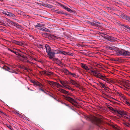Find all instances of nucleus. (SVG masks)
<instances>
[{"mask_svg":"<svg viewBox=\"0 0 130 130\" xmlns=\"http://www.w3.org/2000/svg\"><path fill=\"white\" fill-rule=\"evenodd\" d=\"M63 96L65 98V99L69 102H70L71 103L73 104V103H77V102L74 99H72V98L68 96H65L64 95H63Z\"/></svg>","mask_w":130,"mask_h":130,"instance_id":"obj_8","label":"nucleus"},{"mask_svg":"<svg viewBox=\"0 0 130 130\" xmlns=\"http://www.w3.org/2000/svg\"><path fill=\"white\" fill-rule=\"evenodd\" d=\"M1 11H2V12L3 14H6V11H4V10H1Z\"/></svg>","mask_w":130,"mask_h":130,"instance_id":"obj_48","label":"nucleus"},{"mask_svg":"<svg viewBox=\"0 0 130 130\" xmlns=\"http://www.w3.org/2000/svg\"><path fill=\"white\" fill-rule=\"evenodd\" d=\"M70 82L72 85H75L77 82L74 80L70 79Z\"/></svg>","mask_w":130,"mask_h":130,"instance_id":"obj_25","label":"nucleus"},{"mask_svg":"<svg viewBox=\"0 0 130 130\" xmlns=\"http://www.w3.org/2000/svg\"><path fill=\"white\" fill-rule=\"evenodd\" d=\"M46 51L47 53L49 58L52 59L55 57L56 54L61 53L66 55H72V54H69V53H67L65 51H59L54 50H51L50 47L48 45H46Z\"/></svg>","mask_w":130,"mask_h":130,"instance_id":"obj_1","label":"nucleus"},{"mask_svg":"<svg viewBox=\"0 0 130 130\" xmlns=\"http://www.w3.org/2000/svg\"><path fill=\"white\" fill-rule=\"evenodd\" d=\"M9 16L11 17H15V16L14 14L10 12Z\"/></svg>","mask_w":130,"mask_h":130,"instance_id":"obj_33","label":"nucleus"},{"mask_svg":"<svg viewBox=\"0 0 130 130\" xmlns=\"http://www.w3.org/2000/svg\"><path fill=\"white\" fill-rule=\"evenodd\" d=\"M97 78H100L108 83H115V81L114 80L107 78L106 76L104 75H102L100 73L99 74Z\"/></svg>","mask_w":130,"mask_h":130,"instance_id":"obj_3","label":"nucleus"},{"mask_svg":"<svg viewBox=\"0 0 130 130\" xmlns=\"http://www.w3.org/2000/svg\"><path fill=\"white\" fill-rule=\"evenodd\" d=\"M27 58L28 59V60L29 61V60H36V59L34 58H33L29 55H28L27 56Z\"/></svg>","mask_w":130,"mask_h":130,"instance_id":"obj_21","label":"nucleus"},{"mask_svg":"<svg viewBox=\"0 0 130 130\" xmlns=\"http://www.w3.org/2000/svg\"><path fill=\"white\" fill-rule=\"evenodd\" d=\"M126 118L127 119H128L129 120V121H130V116H129L127 115V114L126 115Z\"/></svg>","mask_w":130,"mask_h":130,"instance_id":"obj_43","label":"nucleus"},{"mask_svg":"<svg viewBox=\"0 0 130 130\" xmlns=\"http://www.w3.org/2000/svg\"><path fill=\"white\" fill-rule=\"evenodd\" d=\"M20 12L21 13L20 14H22V15H24V13L22 11H20Z\"/></svg>","mask_w":130,"mask_h":130,"instance_id":"obj_52","label":"nucleus"},{"mask_svg":"<svg viewBox=\"0 0 130 130\" xmlns=\"http://www.w3.org/2000/svg\"><path fill=\"white\" fill-rule=\"evenodd\" d=\"M30 37H31L32 38H33V36L32 35L30 36Z\"/></svg>","mask_w":130,"mask_h":130,"instance_id":"obj_57","label":"nucleus"},{"mask_svg":"<svg viewBox=\"0 0 130 130\" xmlns=\"http://www.w3.org/2000/svg\"><path fill=\"white\" fill-rule=\"evenodd\" d=\"M126 18V20L130 22V17H127Z\"/></svg>","mask_w":130,"mask_h":130,"instance_id":"obj_44","label":"nucleus"},{"mask_svg":"<svg viewBox=\"0 0 130 130\" xmlns=\"http://www.w3.org/2000/svg\"><path fill=\"white\" fill-rule=\"evenodd\" d=\"M108 108H109V109L110 110H112L114 112H115L116 113V111H117V110H115V109H114L112 107H108Z\"/></svg>","mask_w":130,"mask_h":130,"instance_id":"obj_30","label":"nucleus"},{"mask_svg":"<svg viewBox=\"0 0 130 130\" xmlns=\"http://www.w3.org/2000/svg\"><path fill=\"white\" fill-rule=\"evenodd\" d=\"M121 25L124 26V27H125L126 28L129 29L130 31V27L127 25H125L123 24Z\"/></svg>","mask_w":130,"mask_h":130,"instance_id":"obj_31","label":"nucleus"},{"mask_svg":"<svg viewBox=\"0 0 130 130\" xmlns=\"http://www.w3.org/2000/svg\"><path fill=\"white\" fill-rule=\"evenodd\" d=\"M49 95L51 96V97H53L51 95Z\"/></svg>","mask_w":130,"mask_h":130,"instance_id":"obj_61","label":"nucleus"},{"mask_svg":"<svg viewBox=\"0 0 130 130\" xmlns=\"http://www.w3.org/2000/svg\"><path fill=\"white\" fill-rule=\"evenodd\" d=\"M3 23V21L2 20H0V23Z\"/></svg>","mask_w":130,"mask_h":130,"instance_id":"obj_55","label":"nucleus"},{"mask_svg":"<svg viewBox=\"0 0 130 130\" xmlns=\"http://www.w3.org/2000/svg\"><path fill=\"white\" fill-rule=\"evenodd\" d=\"M8 21L13 25L15 27L18 29H21L22 27L20 25H19L18 23L14 22H13L9 20H8Z\"/></svg>","mask_w":130,"mask_h":130,"instance_id":"obj_10","label":"nucleus"},{"mask_svg":"<svg viewBox=\"0 0 130 130\" xmlns=\"http://www.w3.org/2000/svg\"><path fill=\"white\" fill-rule=\"evenodd\" d=\"M64 73H66V75L69 74L70 73V72H69L68 70L67 69H65L63 70Z\"/></svg>","mask_w":130,"mask_h":130,"instance_id":"obj_23","label":"nucleus"},{"mask_svg":"<svg viewBox=\"0 0 130 130\" xmlns=\"http://www.w3.org/2000/svg\"><path fill=\"white\" fill-rule=\"evenodd\" d=\"M27 89H28V90H29V87H27Z\"/></svg>","mask_w":130,"mask_h":130,"instance_id":"obj_59","label":"nucleus"},{"mask_svg":"<svg viewBox=\"0 0 130 130\" xmlns=\"http://www.w3.org/2000/svg\"><path fill=\"white\" fill-rule=\"evenodd\" d=\"M80 66L82 68L85 70L87 72L90 73L93 72V75L97 78L99 73H98L97 71L91 70V69L86 64L81 63L80 64Z\"/></svg>","mask_w":130,"mask_h":130,"instance_id":"obj_2","label":"nucleus"},{"mask_svg":"<svg viewBox=\"0 0 130 130\" xmlns=\"http://www.w3.org/2000/svg\"><path fill=\"white\" fill-rule=\"evenodd\" d=\"M90 24L93 26H97L98 27L99 26V23L98 22H90Z\"/></svg>","mask_w":130,"mask_h":130,"instance_id":"obj_18","label":"nucleus"},{"mask_svg":"<svg viewBox=\"0 0 130 130\" xmlns=\"http://www.w3.org/2000/svg\"><path fill=\"white\" fill-rule=\"evenodd\" d=\"M47 45V44H46L44 45H43L40 44H37L36 45V46L38 47L39 48H42V50H43L45 48L46 49V45Z\"/></svg>","mask_w":130,"mask_h":130,"instance_id":"obj_13","label":"nucleus"},{"mask_svg":"<svg viewBox=\"0 0 130 130\" xmlns=\"http://www.w3.org/2000/svg\"><path fill=\"white\" fill-rule=\"evenodd\" d=\"M104 37L107 40L111 42H113L117 40V38L107 35H104Z\"/></svg>","mask_w":130,"mask_h":130,"instance_id":"obj_7","label":"nucleus"},{"mask_svg":"<svg viewBox=\"0 0 130 130\" xmlns=\"http://www.w3.org/2000/svg\"><path fill=\"white\" fill-rule=\"evenodd\" d=\"M78 45L79 46H82V47H84V45H82V44H78Z\"/></svg>","mask_w":130,"mask_h":130,"instance_id":"obj_51","label":"nucleus"},{"mask_svg":"<svg viewBox=\"0 0 130 130\" xmlns=\"http://www.w3.org/2000/svg\"><path fill=\"white\" fill-rule=\"evenodd\" d=\"M43 6L49 8H52L53 6L51 5L47 4H43Z\"/></svg>","mask_w":130,"mask_h":130,"instance_id":"obj_20","label":"nucleus"},{"mask_svg":"<svg viewBox=\"0 0 130 130\" xmlns=\"http://www.w3.org/2000/svg\"><path fill=\"white\" fill-rule=\"evenodd\" d=\"M20 59L21 61L24 63H28L31 64L33 63L32 62H31L28 60L27 58V56H25L23 55H20Z\"/></svg>","mask_w":130,"mask_h":130,"instance_id":"obj_6","label":"nucleus"},{"mask_svg":"<svg viewBox=\"0 0 130 130\" xmlns=\"http://www.w3.org/2000/svg\"><path fill=\"white\" fill-rule=\"evenodd\" d=\"M60 102H61L62 104H64L65 103L64 102H62V101H60Z\"/></svg>","mask_w":130,"mask_h":130,"instance_id":"obj_56","label":"nucleus"},{"mask_svg":"<svg viewBox=\"0 0 130 130\" xmlns=\"http://www.w3.org/2000/svg\"><path fill=\"white\" fill-rule=\"evenodd\" d=\"M112 127L114 129L116 130H120L119 128L115 126H113Z\"/></svg>","mask_w":130,"mask_h":130,"instance_id":"obj_38","label":"nucleus"},{"mask_svg":"<svg viewBox=\"0 0 130 130\" xmlns=\"http://www.w3.org/2000/svg\"><path fill=\"white\" fill-rule=\"evenodd\" d=\"M13 42L18 45L20 46H25L26 45V43L24 41H19L15 40H13Z\"/></svg>","mask_w":130,"mask_h":130,"instance_id":"obj_9","label":"nucleus"},{"mask_svg":"<svg viewBox=\"0 0 130 130\" xmlns=\"http://www.w3.org/2000/svg\"><path fill=\"white\" fill-rule=\"evenodd\" d=\"M56 82H55L53 81H49L48 82V83L51 85H55V84Z\"/></svg>","mask_w":130,"mask_h":130,"instance_id":"obj_26","label":"nucleus"},{"mask_svg":"<svg viewBox=\"0 0 130 130\" xmlns=\"http://www.w3.org/2000/svg\"><path fill=\"white\" fill-rule=\"evenodd\" d=\"M66 10L67 11L70 12H71L72 11V10L70 8H69L68 7L67 9H66Z\"/></svg>","mask_w":130,"mask_h":130,"instance_id":"obj_45","label":"nucleus"},{"mask_svg":"<svg viewBox=\"0 0 130 130\" xmlns=\"http://www.w3.org/2000/svg\"><path fill=\"white\" fill-rule=\"evenodd\" d=\"M121 16L123 18L125 19H126V17H127V16H126L124 14H122L121 15Z\"/></svg>","mask_w":130,"mask_h":130,"instance_id":"obj_34","label":"nucleus"},{"mask_svg":"<svg viewBox=\"0 0 130 130\" xmlns=\"http://www.w3.org/2000/svg\"><path fill=\"white\" fill-rule=\"evenodd\" d=\"M7 127L9 129H10L11 130H12V127L9 124H7Z\"/></svg>","mask_w":130,"mask_h":130,"instance_id":"obj_35","label":"nucleus"},{"mask_svg":"<svg viewBox=\"0 0 130 130\" xmlns=\"http://www.w3.org/2000/svg\"><path fill=\"white\" fill-rule=\"evenodd\" d=\"M105 95H106V96H107V95L106 94H105Z\"/></svg>","mask_w":130,"mask_h":130,"instance_id":"obj_64","label":"nucleus"},{"mask_svg":"<svg viewBox=\"0 0 130 130\" xmlns=\"http://www.w3.org/2000/svg\"><path fill=\"white\" fill-rule=\"evenodd\" d=\"M117 53V54L122 55L123 56H130V53L129 52L122 49L118 50Z\"/></svg>","mask_w":130,"mask_h":130,"instance_id":"obj_5","label":"nucleus"},{"mask_svg":"<svg viewBox=\"0 0 130 130\" xmlns=\"http://www.w3.org/2000/svg\"><path fill=\"white\" fill-rule=\"evenodd\" d=\"M53 11L54 12L57 13H61L60 11L57 10H53Z\"/></svg>","mask_w":130,"mask_h":130,"instance_id":"obj_36","label":"nucleus"},{"mask_svg":"<svg viewBox=\"0 0 130 130\" xmlns=\"http://www.w3.org/2000/svg\"><path fill=\"white\" fill-rule=\"evenodd\" d=\"M32 83L36 85L37 86H39L40 87H44V85H42L39 82H37L33 81Z\"/></svg>","mask_w":130,"mask_h":130,"instance_id":"obj_17","label":"nucleus"},{"mask_svg":"<svg viewBox=\"0 0 130 130\" xmlns=\"http://www.w3.org/2000/svg\"><path fill=\"white\" fill-rule=\"evenodd\" d=\"M55 86H56L58 88H59L60 87L63 88V86L60 84L59 83H55Z\"/></svg>","mask_w":130,"mask_h":130,"instance_id":"obj_24","label":"nucleus"},{"mask_svg":"<svg viewBox=\"0 0 130 130\" xmlns=\"http://www.w3.org/2000/svg\"><path fill=\"white\" fill-rule=\"evenodd\" d=\"M74 86H75L76 87L78 88L79 87V84H78L77 83Z\"/></svg>","mask_w":130,"mask_h":130,"instance_id":"obj_41","label":"nucleus"},{"mask_svg":"<svg viewBox=\"0 0 130 130\" xmlns=\"http://www.w3.org/2000/svg\"><path fill=\"white\" fill-rule=\"evenodd\" d=\"M38 29L44 31H47V29L44 27L42 28L41 27L40 28H38Z\"/></svg>","mask_w":130,"mask_h":130,"instance_id":"obj_28","label":"nucleus"},{"mask_svg":"<svg viewBox=\"0 0 130 130\" xmlns=\"http://www.w3.org/2000/svg\"><path fill=\"white\" fill-rule=\"evenodd\" d=\"M64 105H65L66 106L68 107H70V106L69 104H67L66 103H65L64 104Z\"/></svg>","mask_w":130,"mask_h":130,"instance_id":"obj_50","label":"nucleus"},{"mask_svg":"<svg viewBox=\"0 0 130 130\" xmlns=\"http://www.w3.org/2000/svg\"><path fill=\"white\" fill-rule=\"evenodd\" d=\"M8 69H10L9 68H8Z\"/></svg>","mask_w":130,"mask_h":130,"instance_id":"obj_62","label":"nucleus"},{"mask_svg":"<svg viewBox=\"0 0 130 130\" xmlns=\"http://www.w3.org/2000/svg\"><path fill=\"white\" fill-rule=\"evenodd\" d=\"M39 89L41 91H42L43 92H44V93H45V91L43 89H42L41 88H39Z\"/></svg>","mask_w":130,"mask_h":130,"instance_id":"obj_47","label":"nucleus"},{"mask_svg":"<svg viewBox=\"0 0 130 130\" xmlns=\"http://www.w3.org/2000/svg\"><path fill=\"white\" fill-rule=\"evenodd\" d=\"M99 84L100 86L102 87L103 88L105 89L106 90H107V89L108 88L106 87L105 84H104L100 82H99Z\"/></svg>","mask_w":130,"mask_h":130,"instance_id":"obj_19","label":"nucleus"},{"mask_svg":"<svg viewBox=\"0 0 130 130\" xmlns=\"http://www.w3.org/2000/svg\"><path fill=\"white\" fill-rule=\"evenodd\" d=\"M117 114H119L121 116L126 115V113L125 111L122 110H117L116 111Z\"/></svg>","mask_w":130,"mask_h":130,"instance_id":"obj_11","label":"nucleus"},{"mask_svg":"<svg viewBox=\"0 0 130 130\" xmlns=\"http://www.w3.org/2000/svg\"><path fill=\"white\" fill-rule=\"evenodd\" d=\"M10 13V12L6 11V15L7 16H9Z\"/></svg>","mask_w":130,"mask_h":130,"instance_id":"obj_42","label":"nucleus"},{"mask_svg":"<svg viewBox=\"0 0 130 130\" xmlns=\"http://www.w3.org/2000/svg\"><path fill=\"white\" fill-rule=\"evenodd\" d=\"M8 50H9V51H11V52H13V53H14V52H15V51H14L12 50H11V49H10V48H8Z\"/></svg>","mask_w":130,"mask_h":130,"instance_id":"obj_46","label":"nucleus"},{"mask_svg":"<svg viewBox=\"0 0 130 130\" xmlns=\"http://www.w3.org/2000/svg\"><path fill=\"white\" fill-rule=\"evenodd\" d=\"M25 70H27V69L26 68H25Z\"/></svg>","mask_w":130,"mask_h":130,"instance_id":"obj_60","label":"nucleus"},{"mask_svg":"<svg viewBox=\"0 0 130 130\" xmlns=\"http://www.w3.org/2000/svg\"><path fill=\"white\" fill-rule=\"evenodd\" d=\"M87 118L88 120H91L93 123L100 126V124L101 122V120L100 119L98 118L95 117H93L91 119L87 117Z\"/></svg>","mask_w":130,"mask_h":130,"instance_id":"obj_4","label":"nucleus"},{"mask_svg":"<svg viewBox=\"0 0 130 130\" xmlns=\"http://www.w3.org/2000/svg\"><path fill=\"white\" fill-rule=\"evenodd\" d=\"M45 93L46 94H47L46 92H45Z\"/></svg>","mask_w":130,"mask_h":130,"instance_id":"obj_63","label":"nucleus"},{"mask_svg":"<svg viewBox=\"0 0 130 130\" xmlns=\"http://www.w3.org/2000/svg\"><path fill=\"white\" fill-rule=\"evenodd\" d=\"M14 53L16 55H18L19 54V53L18 52H16L15 51Z\"/></svg>","mask_w":130,"mask_h":130,"instance_id":"obj_53","label":"nucleus"},{"mask_svg":"<svg viewBox=\"0 0 130 130\" xmlns=\"http://www.w3.org/2000/svg\"><path fill=\"white\" fill-rule=\"evenodd\" d=\"M126 104L129 106H130V103L128 102H126Z\"/></svg>","mask_w":130,"mask_h":130,"instance_id":"obj_49","label":"nucleus"},{"mask_svg":"<svg viewBox=\"0 0 130 130\" xmlns=\"http://www.w3.org/2000/svg\"><path fill=\"white\" fill-rule=\"evenodd\" d=\"M58 90L62 93L68 95L69 94V92L64 89H59Z\"/></svg>","mask_w":130,"mask_h":130,"instance_id":"obj_15","label":"nucleus"},{"mask_svg":"<svg viewBox=\"0 0 130 130\" xmlns=\"http://www.w3.org/2000/svg\"><path fill=\"white\" fill-rule=\"evenodd\" d=\"M117 95L119 96L120 99L122 101H124L126 100L125 97L121 92H117Z\"/></svg>","mask_w":130,"mask_h":130,"instance_id":"obj_12","label":"nucleus"},{"mask_svg":"<svg viewBox=\"0 0 130 130\" xmlns=\"http://www.w3.org/2000/svg\"><path fill=\"white\" fill-rule=\"evenodd\" d=\"M19 115H20V114H19V113H17Z\"/></svg>","mask_w":130,"mask_h":130,"instance_id":"obj_58","label":"nucleus"},{"mask_svg":"<svg viewBox=\"0 0 130 130\" xmlns=\"http://www.w3.org/2000/svg\"><path fill=\"white\" fill-rule=\"evenodd\" d=\"M37 4L39 5H42L43 6V4H44V3H38Z\"/></svg>","mask_w":130,"mask_h":130,"instance_id":"obj_40","label":"nucleus"},{"mask_svg":"<svg viewBox=\"0 0 130 130\" xmlns=\"http://www.w3.org/2000/svg\"><path fill=\"white\" fill-rule=\"evenodd\" d=\"M60 82L63 85V87L67 86V84H69V82L67 81H63L60 80Z\"/></svg>","mask_w":130,"mask_h":130,"instance_id":"obj_14","label":"nucleus"},{"mask_svg":"<svg viewBox=\"0 0 130 130\" xmlns=\"http://www.w3.org/2000/svg\"><path fill=\"white\" fill-rule=\"evenodd\" d=\"M69 75H72L73 77L75 78H77L79 77V76L76 75L74 73H70Z\"/></svg>","mask_w":130,"mask_h":130,"instance_id":"obj_22","label":"nucleus"},{"mask_svg":"<svg viewBox=\"0 0 130 130\" xmlns=\"http://www.w3.org/2000/svg\"><path fill=\"white\" fill-rule=\"evenodd\" d=\"M109 49L111 50H116V47L114 46H111L110 47H109Z\"/></svg>","mask_w":130,"mask_h":130,"instance_id":"obj_29","label":"nucleus"},{"mask_svg":"<svg viewBox=\"0 0 130 130\" xmlns=\"http://www.w3.org/2000/svg\"><path fill=\"white\" fill-rule=\"evenodd\" d=\"M64 87L69 90L71 89L72 90L73 89L71 88V87L68 85H67V86H66Z\"/></svg>","mask_w":130,"mask_h":130,"instance_id":"obj_32","label":"nucleus"},{"mask_svg":"<svg viewBox=\"0 0 130 130\" xmlns=\"http://www.w3.org/2000/svg\"><path fill=\"white\" fill-rule=\"evenodd\" d=\"M57 62H58V64L62 65V63L59 60H58V61H57Z\"/></svg>","mask_w":130,"mask_h":130,"instance_id":"obj_39","label":"nucleus"},{"mask_svg":"<svg viewBox=\"0 0 130 130\" xmlns=\"http://www.w3.org/2000/svg\"><path fill=\"white\" fill-rule=\"evenodd\" d=\"M63 7L64 9H66H66H67V8H68V7H66V6H63Z\"/></svg>","mask_w":130,"mask_h":130,"instance_id":"obj_54","label":"nucleus"},{"mask_svg":"<svg viewBox=\"0 0 130 130\" xmlns=\"http://www.w3.org/2000/svg\"><path fill=\"white\" fill-rule=\"evenodd\" d=\"M42 73L43 74H45L48 76H50L53 75L52 73L51 72H47L45 71H43Z\"/></svg>","mask_w":130,"mask_h":130,"instance_id":"obj_16","label":"nucleus"},{"mask_svg":"<svg viewBox=\"0 0 130 130\" xmlns=\"http://www.w3.org/2000/svg\"><path fill=\"white\" fill-rule=\"evenodd\" d=\"M35 26L36 28L39 27V28H40L41 26V25L40 23H37V25H35Z\"/></svg>","mask_w":130,"mask_h":130,"instance_id":"obj_27","label":"nucleus"},{"mask_svg":"<svg viewBox=\"0 0 130 130\" xmlns=\"http://www.w3.org/2000/svg\"><path fill=\"white\" fill-rule=\"evenodd\" d=\"M124 124L125 125L128 127H129L130 125L129 123L126 122L124 123Z\"/></svg>","mask_w":130,"mask_h":130,"instance_id":"obj_37","label":"nucleus"}]
</instances>
